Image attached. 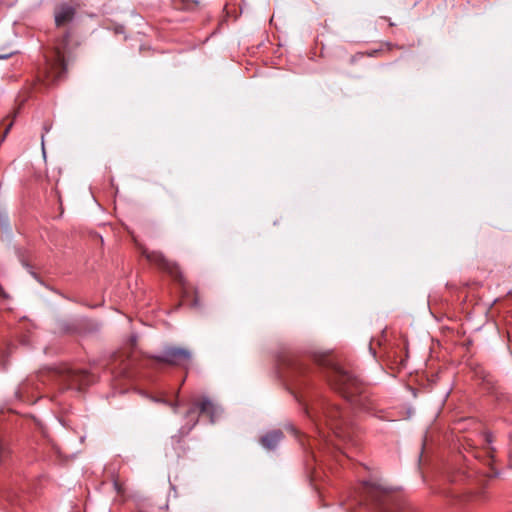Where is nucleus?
I'll return each instance as SVG.
<instances>
[{"instance_id":"nucleus-1","label":"nucleus","mask_w":512,"mask_h":512,"mask_svg":"<svg viewBox=\"0 0 512 512\" xmlns=\"http://www.w3.org/2000/svg\"><path fill=\"white\" fill-rule=\"evenodd\" d=\"M359 504L370 501L381 512H412L410 508L394 502L392 489L372 481H364L361 485Z\"/></svg>"},{"instance_id":"nucleus-2","label":"nucleus","mask_w":512,"mask_h":512,"mask_svg":"<svg viewBox=\"0 0 512 512\" xmlns=\"http://www.w3.org/2000/svg\"><path fill=\"white\" fill-rule=\"evenodd\" d=\"M330 385L349 401L363 392L364 386L360 379L344 368L334 365L327 375Z\"/></svg>"},{"instance_id":"nucleus-3","label":"nucleus","mask_w":512,"mask_h":512,"mask_svg":"<svg viewBox=\"0 0 512 512\" xmlns=\"http://www.w3.org/2000/svg\"><path fill=\"white\" fill-rule=\"evenodd\" d=\"M324 418L326 425L333 431L336 437L344 441L352 440V423L337 406H327L324 411Z\"/></svg>"},{"instance_id":"nucleus-4","label":"nucleus","mask_w":512,"mask_h":512,"mask_svg":"<svg viewBox=\"0 0 512 512\" xmlns=\"http://www.w3.org/2000/svg\"><path fill=\"white\" fill-rule=\"evenodd\" d=\"M196 408L199 409L201 414L209 417L210 422L214 423L219 414V407L216 406L208 397H202L199 401L194 402L193 406L187 411L186 418L189 420L187 433L196 425L198 417L195 414Z\"/></svg>"},{"instance_id":"nucleus-5","label":"nucleus","mask_w":512,"mask_h":512,"mask_svg":"<svg viewBox=\"0 0 512 512\" xmlns=\"http://www.w3.org/2000/svg\"><path fill=\"white\" fill-rule=\"evenodd\" d=\"M143 255L146 259L155 265H157L161 270L169 273L175 280H177L181 285L184 286V278L178 267V265L168 259L158 251H143Z\"/></svg>"},{"instance_id":"nucleus-6","label":"nucleus","mask_w":512,"mask_h":512,"mask_svg":"<svg viewBox=\"0 0 512 512\" xmlns=\"http://www.w3.org/2000/svg\"><path fill=\"white\" fill-rule=\"evenodd\" d=\"M191 357V352L188 349L171 346L166 347L162 354L155 356L154 359L170 365L184 366L191 360Z\"/></svg>"},{"instance_id":"nucleus-7","label":"nucleus","mask_w":512,"mask_h":512,"mask_svg":"<svg viewBox=\"0 0 512 512\" xmlns=\"http://www.w3.org/2000/svg\"><path fill=\"white\" fill-rule=\"evenodd\" d=\"M59 377L62 381L67 382L68 387H75L85 384V379L87 377L86 373L75 371L69 367H63L57 370Z\"/></svg>"},{"instance_id":"nucleus-8","label":"nucleus","mask_w":512,"mask_h":512,"mask_svg":"<svg viewBox=\"0 0 512 512\" xmlns=\"http://www.w3.org/2000/svg\"><path fill=\"white\" fill-rule=\"evenodd\" d=\"M283 439V432L281 430H272L267 432L260 438L261 445L267 450H273Z\"/></svg>"},{"instance_id":"nucleus-9","label":"nucleus","mask_w":512,"mask_h":512,"mask_svg":"<svg viewBox=\"0 0 512 512\" xmlns=\"http://www.w3.org/2000/svg\"><path fill=\"white\" fill-rule=\"evenodd\" d=\"M75 9L69 5L60 6L55 12V23L58 27L63 26L73 20Z\"/></svg>"},{"instance_id":"nucleus-10","label":"nucleus","mask_w":512,"mask_h":512,"mask_svg":"<svg viewBox=\"0 0 512 512\" xmlns=\"http://www.w3.org/2000/svg\"><path fill=\"white\" fill-rule=\"evenodd\" d=\"M113 489L116 494L120 497V502H124V498L126 495V487L123 481L119 478L118 475L112 476Z\"/></svg>"},{"instance_id":"nucleus-11","label":"nucleus","mask_w":512,"mask_h":512,"mask_svg":"<svg viewBox=\"0 0 512 512\" xmlns=\"http://www.w3.org/2000/svg\"><path fill=\"white\" fill-rule=\"evenodd\" d=\"M201 4V0H175V5L179 9L193 11Z\"/></svg>"},{"instance_id":"nucleus-12","label":"nucleus","mask_w":512,"mask_h":512,"mask_svg":"<svg viewBox=\"0 0 512 512\" xmlns=\"http://www.w3.org/2000/svg\"><path fill=\"white\" fill-rule=\"evenodd\" d=\"M485 440H486V452L492 456V453L494 452V448L491 447V443L493 441V437L490 433L485 434Z\"/></svg>"},{"instance_id":"nucleus-13","label":"nucleus","mask_w":512,"mask_h":512,"mask_svg":"<svg viewBox=\"0 0 512 512\" xmlns=\"http://www.w3.org/2000/svg\"><path fill=\"white\" fill-rule=\"evenodd\" d=\"M56 61L61 71L64 72L66 70L65 60L63 54L59 50L56 52Z\"/></svg>"},{"instance_id":"nucleus-14","label":"nucleus","mask_w":512,"mask_h":512,"mask_svg":"<svg viewBox=\"0 0 512 512\" xmlns=\"http://www.w3.org/2000/svg\"><path fill=\"white\" fill-rule=\"evenodd\" d=\"M155 402H158V403H163L165 405H168L170 406L173 411L176 413L177 412V408H178V403L177 402H170V401H167V400H164V399H154Z\"/></svg>"},{"instance_id":"nucleus-15","label":"nucleus","mask_w":512,"mask_h":512,"mask_svg":"<svg viewBox=\"0 0 512 512\" xmlns=\"http://www.w3.org/2000/svg\"><path fill=\"white\" fill-rule=\"evenodd\" d=\"M12 54H13V52L0 54V59H7V58H9Z\"/></svg>"},{"instance_id":"nucleus-16","label":"nucleus","mask_w":512,"mask_h":512,"mask_svg":"<svg viewBox=\"0 0 512 512\" xmlns=\"http://www.w3.org/2000/svg\"><path fill=\"white\" fill-rule=\"evenodd\" d=\"M0 295L3 297H7V295L1 285H0Z\"/></svg>"},{"instance_id":"nucleus-17","label":"nucleus","mask_w":512,"mask_h":512,"mask_svg":"<svg viewBox=\"0 0 512 512\" xmlns=\"http://www.w3.org/2000/svg\"><path fill=\"white\" fill-rule=\"evenodd\" d=\"M3 455H4V449H3L2 445L0 444V460L3 458Z\"/></svg>"},{"instance_id":"nucleus-18","label":"nucleus","mask_w":512,"mask_h":512,"mask_svg":"<svg viewBox=\"0 0 512 512\" xmlns=\"http://www.w3.org/2000/svg\"><path fill=\"white\" fill-rule=\"evenodd\" d=\"M12 126V123L8 124L6 130H5V134L8 132V130L10 129V127Z\"/></svg>"},{"instance_id":"nucleus-19","label":"nucleus","mask_w":512,"mask_h":512,"mask_svg":"<svg viewBox=\"0 0 512 512\" xmlns=\"http://www.w3.org/2000/svg\"><path fill=\"white\" fill-rule=\"evenodd\" d=\"M288 429L291 431V432H294V428L292 426H288Z\"/></svg>"}]
</instances>
